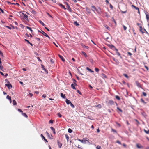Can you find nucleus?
Listing matches in <instances>:
<instances>
[{
    "label": "nucleus",
    "mask_w": 149,
    "mask_h": 149,
    "mask_svg": "<svg viewBox=\"0 0 149 149\" xmlns=\"http://www.w3.org/2000/svg\"><path fill=\"white\" fill-rule=\"evenodd\" d=\"M26 12H20V17H21V19L25 20L28 21V16L26 14Z\"/></svg>",
    "instance_id": "obj_1"
},
{
    "label": "nucleus",
    "mask_w": 149,
    "mask_h": 149,
    "mask_svg": "<svg viewBox=\"0 0 149 149\" xmlns=\"http://www.w3.org/2000/svg\"><path fill=\"white\" fill-rule=\"evenodd\" d=\"M19 113H21V115L22 116L26 118H28V116L26 114V113H23V112L22 111V110L19 109Z\"/></svg>",
    "instance_id": "obj_2"
},
{
    "label": "nucleus",
    "mask_w": 149,
    "mask_h": 149,
    "mask_svg": "<svg viewBox=\"0 0 149 149\" xmlns=\"http://www.w3.org/2000/svg\"><path fill=\"white\" fill-rule=\"evenodd\" d=\"M38 32H41V33H42V34L43 35L45 36L46 37L48 38H50L49 37V36L47 35L46 33H45L43 31L41 30V31H40L39 30H38Z\"/></svg>",
    "instance_id": "obj_3"
},
{
    "label": "nucleus",
    "mask_w": 149,
    "mask_h": 149,
    "mask_svg": "<svg viewBox=\"0 0 149 149\" xmlns=\"http://www.w3.org/2000/svg\"><path fill=\"white\" fill-rule=\"evenodd\" d=\"M8 84H5V85H6V86L8 87L9 89H10L11 88H12L11 84L10 83V82H9L8 81Z\"/></svg>",
    "instance_id": "obj_4"
},
{
    "label": "nucleus",
    "mask_w": 149,
    "mask_h": 149,
    "mask_svg": "<svg viewBox=\"0 0 149 149\" xmlns=\"http://www.w3.org/2000/svg\"><path fill=\"white\" fill-rule=\"evenodd\" d=\"M46 134L47 135L48 137L50 139H52V135H50L49 134V133L47 132H46Z\"/></svg>",
    "instance_id": "obj_5"
},
{
    "label": "nucleus",
    "mask_w": 149,
    "mask_h": 149,
    "mask_svg": "<svg viewBox=\"0 0 149 149\" xmlns=\"http://www.w3.org/2000/svg\"><path fill=\"white\" fill-rule=\"evenodd\" d=\"M114 103H115V104H116V102H114L113 101H112V100H110L109 101V102H108V104H110V105L113 104Z\"/></svg>",
    "instance_id": "obj_6"
},
{
    "label": "nucleus",
    "mask_w": 149,
    "mask_h": 149,
    "mask_svg": "<svg viewBox=\"0 0 149 149\" xmlns=\"http://www.w3.org/2000/svg\"><path fill=\"white\" fill-rule=\"evenodd\" d=\"M95 11H96L99 14H100L101 13V10H100V8H97Z\"/></svg>",
    "instance_id": "obj_7"
},
{
    "label": "nucleus",
    "mask_w": 149,
    "mask_h": 149,
    "mask_svg": "<svg viewBox=\"0 0 149 149\" xmlns=\"http://www.w3.org/2000/svg\"><path fill=\"white\" fill-rule=\"evenodd\" d=\"M136 147L139 149H141L143 148V146L141 144H136Z\"/></svg>",
    "instance_id": "obj_8"
},
{
    "label": "nucleus",
    "mask_w": 149,
    "mask_h": 149,
    "mask_svg": "<svg viewBox=\"0 0 149 149\" xmlns=\"http://www.w3.org/2000/svg\"><path fill=\"white\" fill-rule=\"evenodd\" d=\"M41 137H42V139H43L45 142H47V143L48 141L47 140V139H46L45 137H44V136L42 134H41Z\"/></svg>",
    "instance_id": "obj_9"
},
{
    "label": "nucleus",
    "mask_w": 149,
    "mask_h": 149,
    "mask_svg": "<svg viewBox=\"0 0 149 149\" xmlns=\"http://www.w3.org/2000/svg\"><path fill=\"white\" fill-rule=\"evenodd\" d=\"M6 98L9 100L10 102V103H11V97L10 96H9V95H7L6 97Z\"/></svg>",
    "instance_id": "obj_10"
},
{
    "label": "nucleus",
    "mask_w": 149,
    "mask_h": 149,
    "mask_svg": "<svg viewBox=\"0 0 149 149\" xmlns=\"http://www.w3.org/2000/svg\"><path fill=\"white\" fill-rule=\"evenodd\" d=\"M145 14L146 15V18L147 20V21H148L149 19V17L148 12H146Z\"/></svg>",
    "instance_id": "obj_11"
},
{
    "label": "nucleus",
    "mask_w": 149,
    "mask_h": 149,
    "mask_svg": "<svg viewBox=\"0 0 149 149\" xmlns=\"http://www.w3.org/2000/svg\"><path fill=\"white\" fill-rule=\"evenodd\" d=\"M108 46H109V47L110 48H111V49H114L116 48L114 46H113V45H109Z\"/></svg>",
    "instance_id": "obj_12"
},
{
    "label": "nucleus",
    "mask_w": 149,
    "mask_h": 149,
    "mask_svg": "<svg viewBox=\"0 0 149 149\" xmlns=\"http://www.w3.org/2000/svg\"><path fill=\"white\" fill-rule=\"evenodd\" d=\"M136 85H137V86L139 88H141V85H140V84L138 81H136Z\"/></svg>",
    "instance_id": "obj_13"
},
{
    "label": "nucleus",
    "mask_w": 149,
    "mask_h": 149,
    "mask_svg": "<svg viewBox=\"0 0 149 149\" xmlns=\"http://www.w3.org/2000/svg\"><path fill=\"white\" fill-rule=\"evenodd\" d=\"M91 8H92V9H91V10L94 12L97 9L95 7L93 6H91Z\"/></svg>",
    "instance_id": "obj_14"
},
{
    "label": "nucleus",
    "mask_w": 149,
    "mask_h": 149,
    "mask_svg": "<svg viewBox=\"0 0 149 149\" xmlns=\"http://www.w3.org/2000/svg\"><path fill=\"white\" fill-rule=\"evenodd\" d=\"M58 56H59V57H60V58H61V60H62L63 61H65V59L63 57V56L60 55H58Z\"/></svg>",
    "instance_id": "obj_15"
},
{
    "label": "nucleus",
    "mask_w": 149,
    "mask_h": 149,
    "mask_svg": "<svg viewBox=\"0 0 149 149\" xmlns=\"http://www.w3.org/2000/svg\"><path fill=\"white\" fill-rule=\"evenodd\" d=\"M67 10L69 12L71 11V9L70 7L69 6L68 4V3H67Z\"/></svg>",
    "instance_id": "obj_16"
},
{
    "label": "nucleus",
    "mask_w": 149,
    "mask_h": 149,
    "mask_svg": "<svg viewBox=\"0 0 149 149\" xmlns=\"http://www.w3.org/2000/svg\"><path fill=\"white\" fill-rule=\"evenodd\" d=\"M41 66H42V68L43 69V70H44L45 71L46 73L47 74L48 71L45 68L44 65H41Z\"/></svg>",
    "instance_id": "obj_17"
},
{
    "label": "nucleus",
    "mask_w": 149,
    "mask_h": 149,
    "mask_svg": "<svg viewBox=\"0 0 149 149\" xmlns=\"http://www.w3.org/2000/svg\"><path fill=\"white\" fill-rule=\"evenodd\" d=\"M79 141L84 144H85L86 143V141H87V140H80L79 139Z\"/></svg>",
    "instance_id": "obj_18"
},
{
    "label": "nucleus",
    "mask_w": 149,
    "mask_h": 149,
    "mask_svg": "<svg viewBox=\"0 0 149 149\" xmlns=\"http://www.w3.org/2000/svg\"><path fill=\"white\" fill-rule=\"evenodd\" d=\"M102 78H104V79H106V78H107V76H106L104 74H102Z\"/></svg>",
    "instance_id": "obj_19"
},
{
    "label": "nucleus",
    "mask_w": 149,
    "mask_h": 149,
    "mask_svg": "<svg viewBox=\"0 0 149 149\" xmlns=\"http://www.w3.org/2000/svg\"><path fill=\"white\" fill-rule=\"evenodd\" d=\"M1 58H0V69L2 70V69L3 68V66L1 65Z\"/></svg>",
    "instance_id": "obj_20"
},
{
    "label": "nucleus",
    "mask_w": 149,
    "mask_h": 149,
    "mask_svg": "<svg viewBox=\"0 0 149 149\" xmlns=\"http://www.w3.org/2000/svg\"><path fill=\"white\" fill-rule=\"evenodd\" d=\"M39 22L43 26H45V24L41 20H39Z\"/></svg>",
    "instance_id": "obj_21"
},
{
    "label": "nucleus",
    "mask_w": 149,
    "mask_h": 149,
    "mask_svg": "<svg viewBox=\"0 0 149 149\" xmlns=\"http://www.w3.org/2000/svg\"><path fill=\"white\" fill-rule=\"evenodd\" d=\"M50 129L53 131V133L55 134V129L52 127H50Z\"/></svg>",
    "instance_id": "obj_22"
},
{
    "label": "nucleus",
    "mask_w": 149,
    "mask_h": 149,
    "mask_svg": "<svg viewBox=\"0 0 149 149\" xmlns=\"http://www.w3.org/2000/svg\"><path fill=\"white\" fill-rule=\"evenodd\" d=\"M66 104H67L68 105H69L70 104V103H71L70 100L67 99H66Z\"/></svg>",
    "instance_id": "obj_23"
},
{
    "label": "nucleus",
    "mask_w": 149,
    "mask_h": 149,
    "mask_svg": "<svg viewBox=\"0 0 149 149\" xmlns=\"http://www.w3.org/2000/svg\"><path fill=\"white\" fill-rule=\"evenodd\" d=\"M75 85L73 84H71V86L72 88L74 89H76L75 86H74Z\"/></svg>",
    "instance_id": "obj_24"
},
{
    "label": "nucleus",
    "mask_w": 149,
    "mask_h": 149,
    "mask_svg": "<svg viewBox=\"0 0 149 149\" xmlns=\"http://www.w3.org/2000/svg\"><path fill=\"white\" fill-rule=\"evenodd\" d=\"M86 69L89 71L93 73L94 72L93 71H92L88 67H86Z\"/></svg>",
    "instance_id": "obj_25"
},
{
    "label": "nucleus",
    "mask_w": 149,
    "mask_h": 149,
    "mask_svg": "<svg viewBox=\"0 0 149 149\" xmlns=\"http://www.w3.org/2000/svg\"><path fill=\"white\" fill-rule=\"evenodd\" d=\"M59 6H60V7H61L63 8L64 9H66V8H65V6H64V5H63V4H59Z\"/></svg>",
    "instance_id": "obj_26"
},
{
    "label": "nucleus",
    "mask_w": 149,
    "mask_h": 149,
    "mask_svg": "<svg viewBox=\"0 0 149 149\" xmlns=\"http://www.w3.org/2000/svg\"><path fill=\"white\" fill-rule=\"evenodd\" d=\"M61 97L63 98H65V95H63L62 93H61Z\"/></svg>",
    "instance_id": "obj_27"
},
{
    "label": "nucleus",
    "mask_w": 149,
    "mask_h": 149,
    "mask_svg": "<svg viewBox=\"0 0 149 149\" xmlns=\"http://www.w3.org/2000/svg\"><path fill=\"white\" fill-rule=\"evenodd\" d=\"M58 146H59V148H61V144L58 141Z\"/></svg>",
    "instance_id": "obj_28"
},
{
    "label": "nucleus",
    "mask_w": 149,
    "mask_h": 149,
    "mask_svg": "<svg viewBox=\"0 0 149 149\" xmlns=\"http://www.w3.org/2000/svg\"><path fill=\"white\" fill-rule=\"evenodd\" d=\"M13 104L14 105H16L17 104L16 101L14 100H13Z\"/></svg>",
    "instance_id": "obj_29"
},
{
    "label": "nucleus",
    "mask_w": 149,
    "mask_h": 149,
    "mask_svg": "<svg viewBox=\"0 0 149 149\" xmlns=\"http://www.w3.org/2000/svg\"><path fill=\"white\" fill-rule=\"evenodd\" d=\"M74 24L76 26H78L79 25V24L76 21L74 22Z\"/></svg>",
    "instance_id": "obj_30"
},
{
    "label": "nucleus",
    "mask_w": 149,
    "mask_h": 149,
    "mask_svg": "<svg viewBox=\"0 0 149 149\" xmlns=\"http://www.w3.org/2000/svg\"><path fill=\"white\" fill-rule=\"evenodd\" d=\"M72 80H73V84H74L76 86L77 84H76V80L74 79H72Z\"/></svg>",
    "instance_id": "obj_31"
},
{
    "label": "nucleus",
    "mask_w": 149,
    "mask_h": 149,
    "mask_svg": "<svg viewBox=\"0 0 149 149\" xmlns=\"http://www.w3.org/2000/svg\"><path fill=\"white\" fill-rule=\"evenodd\" d=\"M26 28L27 29H29V30L31 32H33V30L31 29V28H30L29 27H28V26H26Z\"/></svg>",
    "instance_id": "obj_32"
},
{
    "label": "nucleus",
    "mask_w": 149,
    "mask_h": 149,
    "mask_svg": "<svg viewBox=\"0 0 149 149\" xmlns=\"http://www.w3.org/2000/svg\"><path fill=\"white\" fill-rule=\"evenodd\" d=\"M115 98H116V99L118 100H120V97H119L118 95H116L115 96Z\"/></svg>",
    "instance_id": "obj_33"
},
{
    "label": "nucleus",
    "mask_w": 149,
    "mask_h": 149,
    "mask_svg": "<svg viewBox=\"0 0 149 149\" xmlns=\"http://www.w3.org/2000/svg\"><path fill=\"white\" fill-rule=\"evenodd\" d=\"M144 131L147 134H149V130H144Z\"/></svg>",
    "instance_id": "obj_34"
},
{
    "label": "nucleus",
    "mask_w": 149,
    "mask_h": 149,
    "mask_svg": "<svg viewBox=\"0 0 149 149\" xmlns=\"http://www.w3.org/2000/svg\"><path fill=\"white\" fill-rule=\"evenodd\" d=\"M140 31H141V32H142V33L143 34V31H142V27L141 26H140Z\"/></svg>",
    "instance_id": "obj_35"
},
{
    "label": "nucleus",
    "mask_w": 149,
    "mask_h": 149,
    "mask_svg": "<svg viewBox=\"0 0 149 149\" xmlns=\"http://www.w3.org/2000/svg\"><path fill=\"white\" fill-rule=\"evenodd\" d=\"M68 132L69 133H71L72 132V130L70 128H69L68 129Z\"/></svg>",
    "instance_id": "obj_36"
},
{
    "label": "nucleus",
    "mask_w": 149,
    "mask_h": 149,
    "mask_svg": "<svg viewBox=\"0 0 149 149\" xmlns=\"http://www.w3.org/2000/svg\"><path fill=\"white\" fill-rule=\"evenodd\" d=\"M82 54H83L85 56V57L87 56L86 54V53L84 52H82Z\"/></svg>",
    "instance_id": "obj_37"
},
{
    "label": "nucleus",
    "mask_w": 149,
    "mask_h": 149,
    "mask_svg": "<svg viewBox=\"0 0 149 149\" xmlns=\"http://www.w3.org/2000/svg\"><path fill=\"white\" fill-rule=\"evenodd\" d=\"M65 138H66V139L67 140V141H68V139H69L68 136V135L67 134H66L65 135Z\"/></svg>",
    "instance_id": "obj_38"
},
{
    "label": "nucleus",
    "mask_w": 149,
    "mask_h": 149,
    "mask_svg": "<svg viewBox=\"0 0 149 149\" xmlns=\"http://www.w3.org/2000/svg\"><path fill=\"white\" fill-rule=\"evenodd\" d=\"M35 39L36 40H37V41H38V42H39V41H40V39L39 38H37V37H36L35 38Z\"/></svg>",
    "instance_id": "obj_39"
},
{
    "label": "nucleus",
    "mask_w": 149,
    "mask_h": 149,
    "mask_svg": "<svg viewBox=\"0 0 149 149\" xmlns=\"http://www.w3.org/2000/svg\"><path fill=\"white\" fill-rule=\"evenodd\" d=\"M95 71H96L97 72H98V71H99V69H98L97 68H95Z\"/></svg>",
    "instance_id": "obj_40"
},
{
    "label": "nucleus",
    "mask_w": 149,
    "mask_h": 149,
    "mask_svg": "<svg viewBox=\"0 0 149 149\" xmlns=\"http://www.w3.org/2000/svg\"><path fill=\"white\" fill-rule=\"evenodd\" d=\"M123 75H124V76L125 77H126L127 78H128V76H127V75L126 74H123Z\"/></svg>",
    "instance_id": "obj_41"
},
{
    "label": "nucleus",
    "mask_w": 149,
    "mask_h": 149,
    "mask_svg": "<svg viewBox=\"0 0 149 149\" xmlns=\"http://www.w3.org/2000/svg\"><path fill=\"white\" fill-rule=\"evenodd\" d=\"M123 27L124 30V31H126L127 29V27L125 26L124 25H123Z\"/></svg>",
    "instance_id": "obj_42"
},
{
    "label": "nucleus",
    "mask_w": 149,
    "mask_h": 149,
    "mask_svg": "<svg viewBox=\"0 0 149 149\" xmlns=\"http://www.w3.org/2000/svg\"><path fill=\"white\" fill-rule=\"evenodd\" d=\"M105 15L106 17H109V15H108L107 13L106 12L105 13Z\"/></svg>",
    "instance_id": "obj_43"
},
{
    "label": "nucleus",
    "mask_w": 149,
    "mask_h": 149,
    "mask_svg": "<svg viewBox=\"0 0 149 149\" xmlns=\"http://www.w3.org/2000/svg\"><path fill=\"white\" fill-rule=\"evenodd\" d=\"M101 148L100 146H97V147H96V148H97V149H100Z\"/></svg>",
    "instance_id": "obj_44"
},
{
    "label": "nucleus",
    "mask_w": 149,
    "mask_h": 149,
    "mask_svg": "<svg viewBox=\"0 0 149 149\" xmlns=\"http://www.w3.org/2000/svg\"><path fill=\"white\" fill-rule=\"evenodd\" d=\"M70 106H71V107H72V108H74V105L73 104H72V103H70Z\"/></svg>",
    "instance_id": "obj_45"
},
{
    "label": "nucleus",
    "mask_w": 149,
    "mask_h": 149,
    "mask_svg": "<svg viewBox=\"0 0 149 149\" xmlns=\"http://www.w3.org/2000/svg\"><path fill=\"white\" fill-rule=\"evenodd\" d=\"M142 93H143V95L144 96H146V93L143 92Z\"/></svg>",
    "instance_id": "obj_46"
},
{
    "label": "nucleus",
    "mask_w": 149,
    "mask_h": 149,
    "mask_svg": "<svg viewBox=\"0 0 149 149\" xmlns=\"http://www.w3.org/2000/svg\"><path fill=\"white\" fill-rule=\"evenodd\" d=\"M117 54H118V56H119L120 57V58H122V56H121L120 53H117Z\"/></svg>",
    "instance_id": "obj_47"
},
{
    "label": "nucleus",
    "mask_w": 149,
    "mask_h": 149,
    "mask_svg": "<svg viewBox=\"0 0 149 149\" xmlns=\"http://www.w3.org/2000/svg\"><path fill=\"white\" fill-rule=\"evenodd\" d=\"M104 39H105V40H107L108 39H109V37H107L106 38H105V37H104Z\"/></svg>",
    "instance_id": "obj_48"
},
{
    "label": "nucleus",
    "mask_w": 149,
    "mask_h": 149,
    "mask_svg": "<svg viewBox=\"0 0 149 149\" xmlns=\"http://www.w3.org/2000/svg\"><path fill=\"white\" fill-rule=\"evenodd\" d=\"M97 107H98L99 108H101V106L100 104L97 105Z\"/></svg>",
    "instance_id": "obj_49"
},
{
    "label": "nucleus",
    "mask_w": 149,
    "mask_h": 149,
    "mask_svg": "<svg viewBox=\"0 0 149 149\" xmlns=\"http://www.w3.org/2000/svg\"><path fill=\"white\" fill-rule=\"evenodd\" d=\"M58 116H59V117H60V118H61V114H60V113H58Z\"/></svg>",
    "instance_id": "obj_50"
},
{
    "label": "nucleus",
    "mask_w": 149,
    "mask_h": 149,
    "mask_svg": "<svg viewBox=\"0 0 149 149\" xmlns=\"http://www.w3.org/2000/svg\"><path fill=\"white\" fill-rule=\"evenodd\" d=\"M0 55H1V56L2 57H3V54L2 52H1V51H0Z\"/></svg>",
    "instance_id": "obj_51"
},
{
    "label": "nucleus",
    "mask_w": 149,
    "mask_h": 149,
    "mask_svg": "<svg viewBox=\"0 0 149 149\" xmlns=\"http://www.w3.org/2000/svg\"><path fill=\"white\" fill-rule=\"evenodd\" d=\"M111 131H112L113 132H115V133H116V130L114 129H111Z\"/></svg>",
    "instance_id": "obj_52"
},
{
    "label": "nucleus",
    "mask_w": 149,
    "mask_h": 149,
    "mask_svg": "<svg viewBox=\"0 0 149 149\" xmlns=\"http://www.w3.org/2000/svg\"><path fill=\"white\" fill-rule=\"evenodd\" d=\"M117 109H118V110L120 112H122V110L121 109H120L119 108L117 107Z\"/></svg>",
    "instance_id": "obj_53"
},
{
    "label": "nucleus",
    "mask_w": 149,
    "mask_h": 149,
    "mask_svg": "<svg viewBox=\"0 0 149 149\" xmlns=\"http://www.w3.org/2000/svg\"><path fill=\"white\" fill-rule=\"evenodd\" d=\"M127 54L130 56H132V54L130 52H127Z\"/></svg>",
    "instance_id": "obj_54"
},
{
    "label": "nucleus",
    "mask_w": 149,
    "mask_h": 149,
    "mask_svg": "<svg viewBox=\"0 0 149 149\" xmlns=\"http://www.w3.org/2000/svg\"><path fill=\"white\" fill-rule=\"evenodd\" d=\"M53 122V121L52 120H50L49 121V123H52Z\"/></svg>",
    "instance_id": "obj_55"
},
{
    "label": "nucleus",
    "mask_w": 149,
    "mask_h": 149,
    "mask_svg": "<svg viewBox=\"0 0 149 149\" xmlns=\"http://www.w3.org/2000/svg\"><path fill=\"white\" fill-rule=\"evenodd\" d=\"M77 93H78L80 95H81V92H80V91L79 90H78L77 91Z\"/></svg>",
    "instance_id": "obj_56"
},
{
    "label": "nucleus",
    "mask_w": 149,
    "mask_h": 149,
    "mask_svg": "<svg viewBox=\"0 0 149 149\" xmlns=\"http://www.w3.org/2000/svg\"><path fill=\"white\" fill-rule=\"evenodd\" d=\"M117 143H118L119 144H121V142L118 140L117 141Z\"/></svg>",
    "instance_id": "obj_57"
},
{
    "label": "nucleus",
    "mask_w": 149,
    "mask_h": 149,
    "mask_svg": "<svg viewBox=\"0 0 149 149\" xmlns=\"http://www.w3.org/2000/svg\"><path fill=\"white\" fill-rule=\"evenodd\" d=\"M145 68L147 70V71H148V67L146 66H145Z\"/></svg>",
    "instance_id": "obj_58"
},
{
    "label": "nucleus",
    "mask_w": 149,
    "mask_h": 149,
    "mask_svg": "<svg viewBox=\"0 0 149 149\" xmlns=\"http://www.w3.org/2000/svg\"><path fill=\"white\" fill-rule=\"evenodd\" d=\"M6 28H8L9 29H11V28L9 26H6Z\"/></svg>",
    "instance_id": "obj_59"
},
{
    "label": "nucleus",
    "mask_w": 149,
    "mask_h": 149,
    "mask_svg": "<svg viewBox=\"0 0 149 149\" xmlns=\"http://www.w3.org/2000/svg\"><path fill=\"white\" fill-rule=\"evenodd\" d=\"M25 40L28 43L30 44V42H29L27 40L25 39Z\"/></svg>",
    "instance_id": "obj_60"
},
{
    "label": "nucleus",
    "mask_w": 149,
    "mask_h": 149,
    "mask_svg": "<svg viewBox=\"0 0 149 149\" xmlns=\"http://www.w3.org/2000/svg\"><path fill=\"white\" fill-rule=\"evenodd\" d=\"M50 61H51V62L52 63H54V62L53 61L52 59H50Z\"/></svg>",
    "instance_id": "obj_61"
},
{
    "label": "nucleus",
    "mask_w": 149,
    "mask_h": 149,
    "mask_svg": "<svg viewBox=\"0 0 149 149\" xmlns=\"http://www.w3.org/2000/svg\"><path fill=\"white\" fill-rule=\"evenodd\" d=\"M0 10L1 11V12H2V13H4V11H3V10L1 9V8H0Z\"/></svg>",
    "instance_id": "obj_62"
},
{
    "label": "nucleus",
    "mask_w": 149,
    "mask_h": 149,
    "mask_svg": "<svg viewBox=\"0 0 149 149\" xmlns=\"http://www.w3.org/2000/svg\"><path fill=\"white\" fill-rule=\"evenodd\" d=\"M20 26H21V27L23 29L24 28V26L22 25V24H20Z\"/></svg>",
    "instance_id": "obj_63"
},
{
    "label": "nucleus",
    "mask_w": 149,
    "mask_h": 149,
    "mask_svg": "<svg viewBox=\"0 0 149 149\" xmlns=\"http://www.w3.org/2000/svg\"><path fill=\"white\" fill-rule=\"evenodd\" d=\"M42 97H44V98H46V95H45V94H44L43 95H42Z\"/></svg>",
    "instance_id": "obj_64"
}]
</instances>
